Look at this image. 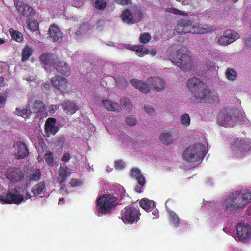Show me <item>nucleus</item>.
<instances>
[{"label": "nucleus", "instance_id": "1", "mask_svg": "<svg viewBox=\"0 0 251 251\" xmlns=\"http://www.w3.org/2000/svg\"><path fill=\"white\" fill-rule=\"evenodd\" d=\"M170 60L180 68H187L192 64L190 51L186 47L180 45H172L169 50Z\"/></svg>", "mask_w": 251, "mask_h": 251}, {"label": "nucleus", "instance_id": "2", "mask_svg": "<svg viewBox=\"0 0 251 251\" xmlns=\"http://www.w3.org/2000/svg\"><path fill=\"white\" fill-rule=\"evenodd\" d=\"M187 85L191 93L194 95L196 102L204 101L209 96L210 91L206 88L205 84L196 77L188 79Z\"/></svg>", "mask_w": 251, "mask_h": 251}, {"label": "nucleus", "instance_id": "3", "mask_svg": "<svg viewBox=\"0 0 251 251\" xmlns=\"http://www.w3.org/2000/svg\"><path fill=\"white\" fill-rule=\"evenodd\" d=\"M212 29V26L203 27L197 24L193 25V21L191 19H182L178 21L175 32L178 34H205Z\"/></svg>", "mask_w": 251, "mask_h": 251}, {"label": "nucleus", "instance_id": "4", "mask_svg": "<svg viewBox=\"0 0 251 251\" xmlns=\"http://www.w3.org/2000/svg\"><path fill=\"white\" fill-rule=\"evenodd\" d=\"M206 148L202 144L189 146L182 154L183 158L188 162H199L205 155Z\"/></svg>", "mask_w": 251, "mask_h": 251}, {"label": "nucleus", "instance_id": "5", "mask_svg": "<svg viewBox=\"0 0 251 251\" xmlns=\"http://www.w3.org/2000/svg\"><path fill=\"white\" fill-rule=\"evenodd\" d=\"M118 203L117 198L109 194L102 195L97 200L98 211L102 214H109Z\"/></svg>", "mask_w": 251, "mask_h": 251}, {"label": "nucleus", "instance_id": "6", "mask_svg": "<svg viewBox=\"0 0 251 251\" xmlns=\"http://www.w3.org/2000/svg\"><path fill=\"white\" fill-rule=\"evenodd\" d=\"M223 206L226 211H232L240 209L246 206L238 191L231 194L223 203Z\"/></svg>", "mask_w": 251, "mask_h": 251}, {"label": "nucleus", "instance_id": "7", "mask_svg": "<svg viewBox=\"0 0 251 251\" xmlns=\"http://www.w3.org/2000/svg\"><path fill=\"white\" fill-rule=\"evenodd\" d=\"M139 208L137 206L129 205L123 209L121 213L122 221L127 224L136 223L140 220Z\"/></svg>", "mask_w": 251, "mask_h": 251}, {"label": "nucleus", "instance_id": "8", "mask_svg": "<svg viewBox=\"0 0 251 251\" xmlns=\"http://www.w3.org/2000/svg\"><path fill=\"white\" fill-rule=\"evenodd\" d=\"M233 153L237 157L246 154L251 150V142L250 139H237L231 147Z\"/></svg>", "mask_w": 251, "mask_h": 251}, {"label": "nucleus", "instance_id": "9", "mask_svg": "<svg viewBox=\"0 0 251 251\" xmlns=\"http://www.w3.org/2000/svg\"><path fill=\"white\" fill-rule=\"evenodd\" d=\"M236 229L238 240L247 243L251 236V226L247 223L241 222L237 224Z\"/></svg>", "mask_w": 251, "mask_h": 251}, {"label": "nucleus", "instance_id": "10", "mask_svg": "<svg viewBox=\"0 0 251 251\" xmlns=\"http://www.w3.org/2000/svg\"><path fill=\"white\" fill-rule=\"evenodd\" d=\"M24 200L23 195L19 193L17 188H14L11 191H8L3 195H0V201L7 204H19Z\"/></svg>", "mask_w": 251, "mask_h": 251}, {"label": "nucleus", "instance_id": "11", "mask_svg": "<svg viewBox=\"0 0 251 251\" xmlns=\"http://www.w3.org/2000/svg\"><path fill=\"white\" fill-rule=\"evenodd\" d=\"M5 176L12 184H16L24 178V174L20 169L16 167H9L5 171Z\"/></svg>", "mask_w": 251, "mask_h": 251}, {"label": "nucleus", "instance_id": "12", "mask_svg": "<svg viewBox=\"0 0 251 251\" xmlns=\"http://www.w3.org/2000/svg\"><path fill=\"white\" fill-rule=\"evenodd\" d=\"M218 124L225 127L234 124V121L233 116L231 114V111L228 109H222L219 113L218 116Z\"/></svg>", "mask_w": 251, "mask_h": 251}, {"label": "nucleus", "instance_id": "13", "mask_svg": "<svg viewBox=\"0 0 251 251\" xmlns=\"http://www.w3.org/2000/svg\"><path fill=\"white\" fill-rule=\"evenodd\" d=\"M159 139L162 144L166 146H169L177 139V131L172 128L165 129L160 134Z\"/></svg>", "mask_w": 251, "mask_h": 251}, {"label": "nucleus", "instance_id": "14", "mask_svg": "<svg viewBox=\"0 0 251 251\" xmlns=\"http://www.w3.org/2000/svg\"><path fill=\"white\" fill-rule=\"evenodd\" d=\"M57 124V119L53 117L47 119L45 124V132L47 137L54 135L59 130Z\"/></svg>", "mask_w": 251, "mask_h": 251}, {"label": "nucleus", "instance_id": "15", "mask_svg": "<svg viewBox=\"0 0 251 251\" xmlns=\"http://www.w3.org/2000/svg\"><path fill=\"white\" fill-rule=\"evenodd\" d=\"M16 8L20 15L28 18L35 15V11L28 4L22 1H18L16 4Z\"/></svg>", "mask_w": 251, "mask_h": 251}, {"label": "nucleus", "instance_id": "16", "mask_svg": "<svg viewBox=\"0 0 251 251\" xmlns=\"http://www.w3.org/2000/svg\"><path fill=\"white\" fill-rule=\"evenodd\" d=\"M14 155L17 159H23L29 154L28 150L25 144L18 141L13 145Z\"/></svg>", "mask_w": 251, "mask_h": 251}, {"label": "nucleus", "instance_id": "17", "mask_svg": "<svg viewBox=\"0 0 251 251\" xmlns=\"http://www.w3.org/2000/svg\"><path fill=\"white\" fill-rule=\"evenodd\" d=\"M51 82L53 86L61 92L64 93L67 90L68 81L64 77L58 75H55L51 78Z\"/></svg>", "mask_w": 251, "mask_h": 251}, {"label": "nucleus", "instance_id": "18", "mask_svg": "<svg viewBox=\"0 0 251 251\" xmlns=\"http://www.w3.org/2000/svg\"><path fill=\"white\" fill-rule=\"evenodd\" d=\"M54 67L56 68L58 73L64 75L68 76L70 74V68L69 65L65 62L58 61L53 64Z\"/></svg>", "mask_w": 251, "mask_h": 251}, {"label": "nucleus", "instance_id": "19", "mask_svg": "<svg viewBox=\"0 0 251 251\" xmlns=\"http://www.w3.org/2000/svg\"><path fill=\"white\" fill-rule=\"evenodd\" d=\"M148 83L153 86L156 91L162 90L165 87V81L163 79L157 77H151L148 79Z\"/></svg>", "mask_w": 251, "mask_h": 251}, {"label": "nucleus", "instance_id": "20", "mask_svg": "<svg viewBox=\"0 0 251 251\" xmlns=\"http://www.w3.org/2000/svg\"><path fill=\"white\" fill-rule=\"evenodd\" d=\"M130 83L136 89H138L141 92L148 94L150 92L149 86L141 80L136 79H132Z\"/></svg>", "mask_w": 251, "mask_h": 251}, {"label": "nucleus", "instance_id": "21", "mask_svg": "<svg viewBox=\"0 0 251 251\" xmlns=\"http://www.w3.org/2000/svg\"><path fill=\"white\" fill-rule=\"evenodd\" d=\"M49 33L50 37L54 42H59L62 37L61 31L57 25H52L49 28Z\"/></svg>", "mask_w": 251, "mask_h": 251}, {"label": "nucleus", "instance_id": "22", "mask_svg": "<svg viewBox=\"0 0 251 251\" xmlns=\"http://www.w3.org/2000/svg\"><path fill=\"white\" fill-rule=\"evenodd\" d=\"M61 105L67 114H73L78 109L77 106L73 101L65 100L62 102Z\"/></svg>", "mask_w": 251, "mask_h": 251}, {"label": "nucleus", "instance_id": "23", "mask_svg": "<svg viewBox=\"0 0 251 251\" xmlns=\"http://www.w3.org/2000/svg\"><path fill=\"white\" fill-rule=\"evenodd\" d=\"M122 18L123 21L127 24H133L140 21V18H133V14L129 10H126L123 11Z\"/></svg>", "mask_w": 251, "mask_h": 251}, {"label": "nucleus", "instance_id": "24", "mask_svg": "<svg viewBox=\"0 0 251 251\" xmlns=\"http://www.w3.org/2000/svg\"><path fill=\"white\" fill-rule=\"evenodd\" d=\"M70 174L69 169L67 166L64 167L61 166L59 170V175L57 177V183L59 184L65 183L67 177L70 175Z\"/></svg>", "mask_w": 251, "mask_h": 251}, {"label": "nucleus", "instance_id": "25", "mask_svg": "<svg viewBox=\"0 0 251 251\" xmlns=\"http://www.w3.org/2000/svg\"><path fill=\"white\" fill-rule=\"evenodd\" d=\"M102 103L103 105H104L105 108L109 111L119 112L122 109L121 107L118 103L109 100H102Z\"/></svg>", "mask_w": 251, "mask_h": 251}, {"label": "nucleus", "instance_id": "26", "mask_svg": "<svg viewBox=\"0 0 251 251\" xmlns=\"http://www.w3.org/2000/svg\"><path fill=\"white\" fill-rule=\"evenodd\" d=\"M139 204L140 206L148 212L152 211L155 207L154 201L147 199L141 200Z\"/></svg>", "mask_w": 251, "mask_h": 251}, {"label": "nucleus", "instance_id": "27", "mask_svg": "<svg viewBox=\"0 0 251 251\" xmlns=\"http://www.w3.org/2000/svg\"><path fill=\"white\" fill-rule=\"evenodd\" d=\"M33 49L28 46H26L23 48L22 52V61L25 62L27 61L33 54Z\"/></svg>", "mask_w": 251, "mask_h": 251}, {"label": "nucleus", "instance_id": "28", "mask_svg": "<svg viewBox=\"0 0 251 251\" xmlns=\"http://www.w3.org/2000/svg\"><path fill=\"white\" fill-rule=\"evenodd\" d=\"M169 214L171 224L175 227L178 226L180 223V219L178 215L172 210L169 211Z\"/></svg>", "mask_w": 251, "mask_h": 251}, {"label": "nucleus", "instance_id": "29", "mask_svg": "<svg viewBox=\"0 0 251 251\" xmlns=\"http://www.w3.org/2000/svg\"><path fill=\"white\" fill-rule=\"evenodd\" d=\"M14 114L18 116H22L26 118L30 114V107H27L26 108L22 109L17 108L16 111L14 112Z\"/></svg>", "mask_w": 251, "mask_h": 251}, {"label": "nucleus", "instance_id": "30", "mask_svg": "<svg viewBox=\"0 0 251 251\" xmlns=\"http://www.w3.org/2000/svg\"><path fill=\"white\" fill-rule=\"evenodd\" d=\"M223 33L226 34V37H228L230 41L232 43L235 42L239 37L238 33L233 30H226Z\"/></svg>", "mask_w": 251, "mask_h": 251}, {"label": "nucleus", "instance_id": "31", "mask_svg": "<svg viewBox=\"0 0 251 251\" xmlns=\"http://www.w3.org/2000/svg\"><path fill=\"white\" fill-rule=\"evenodd\" d=\"M45 187V184L43 182H39L33 187L31 192L34 196H37L43 191Z\"/></svg>", "mask_w": 251, "mask_h": 251}, {"label": "nucleus", "instance_id": "32", "mask_svg": "<svg viewBox=\"0 0 251 251\" xmlns=\"http://www.w3.org/2000/svg\"><path fill=\"white\" fill-rule=\"evenodd\" d=\"M10 31L12 40L18 42L23 41V36L21 32L15 30L12 28H10Z\"/></svg>", "mask_w": 251, "mask_h": 251}, {"label": "nucleus", "instance_id": "33", "mask_svg": "<svg viewBox=\"0 0 251 251\" xmlns=\"http://www.w3.org/2000/svg\"><path fill=\"white\" fill-rule=\"evenodd\" d=\"M246 206L251 202V192L249 191H238Z\"/></svg>", "mask_w": 251, "mask_h": 251}, {"label": "nucleus", "instance_id": "34", "mask_svg": "<svg viewBox=\"0 0 251 251\" xmlns=\"http://www.w3.org/2000/svg\"><path fill=\"white\" fill-rule=\"evenodd\" d=\"M41 62L43 64L50 65L52 63L51 55L49 53H44L39 56Z\"/></svg>", "mask_w": 251, "mask_h": 251}, {"label": "nucleus", "instance_id": "35", "mask_svg": "<svg viewBox=\"0 0 251 251\" xmlns=\"http://www.w3.org/2000/svg\"><path fill=\"white\" fill-rule=\"evenodd\" d=\"M26 23L29 29L32 31H35L38 29V24L37 21L34 19H27Z\"/></svg>", "mask_w": 251, "mask_h": 251}, {"label": "nucleus", "instance_id": "36", "mask_svg": "<svg viewBox=\"0 0 251 251\" xmlns=\"http://www.w3.org/2000/svg\"><path fill=\"white\" fill-rule=\"evenodd\" d=\"M45 109V105L43 101L41 100H36L34 103L33 110L34 112L38 114L43 112Z\"/></svg>", "mask_w": 251, "mask_h": 251}, {"label": "nucleus", "instance_id": "37", "mask_svg": "<svg viewBox=\"0 0 251 251\" xmlns=\"http://www.w3.org/2000/svg\"><path fill=\"white\" fill-rule=\"evenodd\" d=\"M218 43L221 46H226L229 45L232 42L230 41L228 37H226V34L223 33V35L219 37L218 40Z\"/></svg>", "mask_w": 251, "mask_h": 251}, {"label": "nucleus", "instance_id": "38", "mask_svg": "<svg viewBox=\"0 0 251 251\" xmlns=\"http://www.w3.org/2000/svg\"><path fill=\"white\" fill-rule=\"evenodd\" d=\"M95 8L103 10L107 6V2L104 0H96L94 3Z\"/></svg>", "mask_w": 251, "mask_h": 251}, {"label": "nucleus", "instance_id": "39", "mask_svg": "<svg viewBox=\"0 0 251 251\" xmlns=\"http://www.w3.org/2000/svg\"><path fill=\"white\" fill-rule=\"evenodd\" d=\"M45 161L48 165L52 166L53 164V157L52 153L50 151H47L45 154Z\"/></svg>", "mask_w": 251, "mask_h": 251}, {"label": "nucleus", "instance_id": "40", "mask_svg": "<svg viewBox=\"0 0 251 251\" xmlns=\"http://www.w3.org/2000/svg\"><path fill=\"white\" fill-rule=\"evenodd\" d=\"M226 76L228 79L234 80L236 79V72L233 69L228 68L226 71Z\"/></svg>", "mask_w": 251, "mask_h": 251}, {"label": "nucleus", "instance_id": "41", "mask_svg": "<svg viewBox=\"0 0 251 251\" xmlns=\"http://www.w3.org/2000/svg\"><path fill=\"white\" fill-rule=\"evenodd\" d=\"M120 101H121V105L124 109L127 110H130L131 109L132 106L129 99H127L126 98H123Z\"/></svg>", "mask_w": 251, "mask_h": 251}, {"label": "nucleus", "instance_id": "42", "mask_svg": "<svg viewBox=\"0 0 251 251\" xmlns=\"http://www.w3.org/2000/svg\"><path fill=\"white\" fill-rule=\"evenodd\" d=\"M167 11H168L171 13L174 14L175 15H181V16H186L188 15V14L187 12L183 11H180V10H179L176 8L173 7L168 8L167 9Z\"/></svg>", "mask_w": 251, "mask_h": 251}, {"label": "nucleus", "instance_id": "43", "mask_svg": "<svg viewBox=\"0 0 251 251\" xmlns=\"http://www.w3.org/2000/svg\"><path fill=\"white\" fill-rule=\"evenodd\" d=\"M151 39V36L149 33H141L140 35L139 41L143 44H146Z\"/></svg>", "mask_w": 251, "mask_h": 251}, {"label": "nucleus", "instance_id": "44", "mask_svg": "<svg viewBox=\"0 0 251 251\" xmlns=\"http://www.w3.org/2000/svg\"><path fill=\"white\" fill-rule=\"evenodd\" d=\"M41 176V172L39 169L34 170L33 173L30 174L29 178L32 181H38Z\"/></svg>", "mask_w": 251, "mask_h": 251}, {"label": "nucleus", "instance_id": "45", "mask_svg": "<svg viewBox=\"0 0 251 251\" xmlns=\"http://www.w3.org/2000/svg\"><path fill=\"white\" fill-rule=\"evenodd\" d=\"M181 124L185 126H188L190 124V117L188 114H184L180 116Z\"/></svg>", "mask_w": 251, "mask_h": 251}, {"label": "nucleus", "instance_id": "46", "mask_svg": "<svg viewBox=\"0 0 251 251\" xmlns=\"http://www.w3.org/2000/svg\"><path fill=\"white\" fill-rule=\"evenodd\" d=\"M135 52H136L138 56L140 57L144 56L145 54H147L150 52L149 48L143 47V48H138L136 50H135Z\"/></svg>", "mask_w": 251, "mask_h": 251}, {"label": "nucleus", "instance_id": "47", "mask_svg": "<svg viewBox=\"0 0 251 251\" xmlns=\"http://www.w3.org/2000/svg\"><path fill=\"white\" fill-rule=\"evenodd\" d=\"M144 109L146 112L150 115H152L155 113V110L153 107L148 104L145 105Z\"/></svg>", "mask_w": 251, "mask_h": 251}, {"label": "nucleus", "instance_id": "48", "mask_svg": "<svg viewBox=\"0 0 251 251\" xmlns=\"http://www.w3.org/2000/svg\"><path fill=\"white\" fill-rule=\"evenodd\" d=\"M126 124L130 126H134L137 124V120L133 117H131V116L126 117Z\"/></svg>", "mask_w": 251, "mask_h": 251}, {"label": "nucleus", "instance_id": "49", "mask_svg": "<svg viewBox=\"0 0 251 251\" xmlns=\"http://www.w3.org/2000/svg\"><path fill=\"white\" fill-rule=\"evenodd\" d=\"M125 162L122 160H118L115 162V167L116 169H123L125 167Z\"/></svg>", "mask_w": 251, "mask_h": 251}, {"label": "nucleus", "instance_id": "50", "mask_svg": "<svg viewBox=\"0 0 251 251\" xmlns=\"http://www.w3.org/2000/svg\"><path fill=\"white\" fill-rule=\"evenodd\" d=\"M141 175V173L139 169H132L131 170V176L132 177H137Z\"/></svg>", "mask_w": 251, "mask_h": 251}, {"label": "nucleus", "instance_id": "51", "mask_svg": "<svg viewBox=\"0 0 251 251\" xmlns=\"http://www.w3.org/2000/svg\"><path fill=\"white\" fill-rule=\"evenodd\" d=\"M143 17V14L142 12L139 10H135L133 13V18H140V20L142 19Z\"/></svg>", "mask_w": 251, "mask_h": 251}, {"label": "nucleus", "instance_id": "52", "mask_svg": "<svg viewBox=\"0 0 251 251\" xmlns=\"http://www.w3.org/2000/svg\"><path fill=\"white\" fill-rule=\"evenodd\" d=\"M116 3L123 5L131 4V0H115Z\"/></svg>", "mask_w": 251, "mask_h": 251}, {"label": "nucleus", "instance_id": "53", "mask_svg": "<svg viewBox=\"0 0 251 251\" xmlns=\"http://www.w3.org/2000/svg\"><path fill=\"white\" fill-rule=\"evenodd\" d=\"M136 179L138 180V183L141 185L143 186L145 183V177L141 175L139 176H137L135 177Z\"/></svg>", "mask_w": 251, "mask_h": 251}, {"label": "nucleus", "instance_id": "54", "mask_svg": "<svg viewBox=\"0 0 251 251\" xmlns=\"http://www.w3.org/2000/svg\"><path fill=\"white\" fill-rule=\"evenodd\" d=\"M6 100V97L5 96H0V108L4 107Z\"/></svg>", "mask_w": 251, "mask_h": 251}, {"label": "nucleus", "instance_id": "55", "mask_svg": "<svg viewBox=\"0 0 251 251\" xmlns=\"http://www.w3.org/2000/svg\"><path fill=\"white\" fill-rule=\"evenodd\" d=\"M60 193L62 195H67L68 194V190L65 184L63 185L60 187Z\"/></svg>", "mask_w": 251, "mask_h": 251}, {"label": "nucleus", "instance_id": "56", "mask_svg": "<svg viewBox=\"0 0 251 251\" xmlns=\"http://www.w3.org/2000/svg\"><path fill=\"white\" fill-rule=\"evenodd\" d=\"M70 159V154L69 153L67 152L64 154L63 155V156L62 157L61 160L64 161V162H66V161H68Z\"/></svg>", "mask_w": 251, "mask_h": 251}, {"label": "nucleus", "instance_id": "57", "mask_svg": "<svg viewBox=\"0 0 251 251\" xmlns=\"http://www.w3.org/2000/svg\"><path fill=\"white\" fill-rule=\"evenodd\" d=\"M57 109V106L55 105H51L49 108V112L50 114H53Z\"/></svg>", "mask_w": 251, "mask_h": 251}, {"label": "nucleus", "instance_id": "58", "mask_svg": "<svg viewBox=\"0 0 251 251\" xmlns=\"http://www.w3.org/2000/svg\"><path fill=\"white\" fill-rule=\"evenodd\" d=\"M79 183V181H78L76 179H73L70 181V185L72 187H75L76 185H78Z\"/></svg>", "mask_w": 251, "mask_h": 251}, {"label": "nucleus", "instance_id": "59", "mask_svg": "<svg viewBox=\"0 0 251 251\" xmlns=\"http://www.w3.org/2000/svg\"><path fill=\"white\" fill-rule=\"evenodd\" d=\"M152 214L155 216V217H154L153 219H154L155 218H158L159 216V212H158V210L154 209L153 211Z\"/></svg>", "mask_w": 251, "mask_h": 251}, {"label": "nucleus", "instance_id": "60", "mask_svg": "<svg viewBox=\"0 0 251 251\" xmlns=\"http://www.w3.org/2000/svg\"><path fill=\"white\" fill-rule=\"evenodd\" d=\"M44 87L46 90H50L51 88L50 84L49 83H45L44 84Z\"/></svg>", "mask_w": 251, "mask_h": 251}, {"label": "nucleus", "instance_id": "61", "mask_svg": "<svg viewBox=\"0 0 251 251\" xmlns=\"http://www.w3.org/2000/svg\"><path fill=\"white\" fill-rule=\"evenodd\" d=\"M141 186L140 185H137L136 187H135V191L136 192H138V193H140L141 192Z\"/></svg>", "mask_w": 251, "mask_h": 251}, {"label": "nucleus", "instance_id": "62", "mask_svg": "<svg viewBox=\"0 0 251 251\" xmlns=\"http://www.w3.org/2000/svg\"><path fill=\"white\" fill-rule=\"evenodd\" d=\"M4 78L3 76H0V88L2 87L3 85Z\"/></svg>", "mask_w": 251, "mask_h": 251}, {"label": "nucleus", "instance_id": "63", "mask_svg": "<svg viewBox=\"0 0 251 251\" xmlns=\"http://www.w3.org/2000/svg\"><path fill=\"white\" fill-rule=\"evenodd\" d=\"M150 53L152 56H155L156 54V50L155 49H152L151 50Z\"/></svg>", "mask_w": 251, "mask_h": 251}, {"label": "nucleus", "instance_id": "64", "mask_svg": "<svg viewBox=\"0 0 251 251\" xmlns=\"http://www.w3.org/2000/svg\"><path fill=\"white\" fill-rule=\"evenodd\" d=\"M30 198H31L30 194L28 192H27L25 194V198L26 200H28V199H29Z\"/></svg>", "mask_w": 251, "mask_h": 251}]
</instances>
